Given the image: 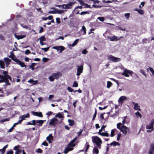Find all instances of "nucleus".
Returning a JSON list of instances; mask_svg holds the SVG:
<instances>
[{"mask_svg":"<svg viewBox=\"0 0 154 154\" xmlns=\"http://www.w3.org/2000/svg\"><path fill=\"white\" fill-rule=\"evenodd\" d=\"M77 137H76L69 142L67 147L65 149L64 151V153L65 154H67L68 152L72 151L73 149V147H75L76 145L75 142L77 140Z\"/></svg>","mask_w":154,"mask_h":154,"instance_id":"obj_1","label":"nucleus"},{"mask_svg":"<svg viewBox=\"0 0 154 154\" xmlns=\"http://www.w3.org/2000/svg\"><path fill=\"white\" fill-rule=\"evenodd\" d=\"M92 139L94 146H97L99 149H100L101 148V144H102L101 140L99 137L96 136L92 137Z\"/></svg>","mask_w":154,"mask_h":154,"instance_id":"obj_2","label":"nucleus"},{"mask_svg":"<svg viewBox=\"0 0 154 154\" xmlns=\"http://www.w3.org/2000/svg\"><path fill=\"white\" fill-rule=\"evenodd\" d=\"M122 125L121 123H119L117 125V128L119 129L122 133L126 135L129 131L128 128L124 125Z\"/></svg>","mask_w":154,"mask_h":154,"instance_id":"obj_3","label":"nucleus"},{"mask_svg":"<svg viewBox=\"0 0 154 154\" xmlns=\"http://www.w3.org/2000/svg\"><path fill=\"white\" fill-rule=\"evenodd\" d=\"M48 2L47 0L43 1L42 2H39L37 6H35L36 10H41L42 8H44L47 5Z\"/></svg>","mask_w":154,"mask_h":154,"instance_id":"obj_4","label":"nucleus"},{"mask_svg":"<svg viewBox=\"0 0 154 154\" xmlns=\"http://www.w3.org/2000/svg\"><path fill=\"white\" fill-rule=\"evenodd\" d=\"M122 38V36L118 37L115 35L108 36L107 37L108 39H109L110 41H117Z\"/></svg>","mask_w":154,"mask_h":154,"instance_id":"obj_5","label":"nucleus"},{"mask_svg":"<svg viewBox=\"0 0 154 154\" xmlns=\"http://www.w3.org/2000/svg\"><path fill=\"white\" fill-rule=\"evenodd\" d=\"M74 3L72 2H70L66 5H59V7H62V8L65 9L71 8Z\"/></svg>","mask_w":154,"mask_h":154,"instance_id":"obj_6","label":"nucleus"},{"mask_svg":"<svg viewBox=\"0 0 154 154\" xmlns=\"http://www.w3.org/2000/svg\"><path fill=\"white\" fill-rule=\"evenodd\" d=\"M108 60L113 62H118L120 61L121 60L120 58L114 57L112 55L108 56Z\"/></svg>","mask_w":154,"mask_h":154,"instance_id":"obj_7","label":"nucleus"},{"mask_svg":"<svg viewBox=\"0 0 154 154\" xmlns=\"http://www.w3.org/2000/svg\"><path fill=\"white\" fill-rule=\"evenodd\" d=\"M132 74V72L131 70L125 69L124 70L123 72L122 73V75L127 77L129 76V74L131 75Z\"/></svg>","mask_w":154,"mask_h":154,"instance_id":"obj_8","label":"nucleus"},{"mask_svg":"<svg viewBox=\"0 0 154 154\" xmlns=\"http://www.w3.org/2000/svg\"><path fill=\"white\" fill-rule=\"evenodd\" d=\"M154 124V119H152L151 122L147 125L146 126V129H151V130H154L153 125Z\"/></svg>","mask_w":154,"mask_h":154,"instance_id":"obj_9","label":"nucleus"},{"mask_svg":"<svg viewBox=\"0 0 154 154\" xmlns=\"http://www.w3.org/2000/svg\"><path fill=\"white\" fill-rule=\"evenodd\" d=\"M58 122V120L55 117H54L50 120L49 125L51 126H55Z\"/></svg>","mask_w":154,"mask_h":154,"instance_id":"obj_10","label":"nucleus"},{"mask_svg":"<svg viewBox=\"0 0 154 154\" xmlns=\"http://www.w3.org/2000/svg\"><path fill=\"white\" fill-rule=\"evenodd\" d=\"M52 49L56 50L57 51H59V53H61L65 50V48L63 46H54L52 47Z\"/></svg>","mask_w":154,"mask_h":154,"instance_id":"obj_11","label":"nucleus"},{"mask_svg":"<svg viewBox=\"0 0 154 154\" xmlns=\"http://www.w3.org/2000/svg\"><path fill=\"white\" fill-rule=\"evenodd\" d=\"M77 66L78 68L77 69V73L76 75L78 76H79L81 74L82 72L83 69V66L82 65H81L80 66Z\"/></svg>","mask_w":154,"mask_h":154,"instance_id":"obj_12","label":"nucleus"},{"mask_svg":"<svg viewBox=\"0 0 154 154\" xmlns=\"http://www.w3.org/2000/svg\"><path fill=\"white\" fill-rule=\"evenodd\" d=\"M30 117L29 114V113H27L26 114L24 115L20 116L19 117V119L22 122L23 120H24L26 118H29Z\"/></svg>","mask_w":154,"mask_h":154,"instance_id":"obj_13","label":"nucleus"},{"mask_svg":"<svg viewBox=\"0 0 154 154\" xmlns=\"http://www.w3.org/2000/svg\"><path fill=\"white\" fill-rule=\"evenodd\" d=\"M127 99V97L124 96H121L119 99L118 102L119 103H120L121 104L123 103V101L125 100H126Z\"/></svg>","mask_w":154,"mask_h":154,"instance_id":"obj_14","label":"nucleus"},{"mask_svg":"<svg viewBox=\"0 0 154 154\" xmlns=\"http://www.w3.org/2000/svg\"><path fill=\"white\" fill-rule=\"evenodd\" d=\"M10 55L8 56V57L11 58L15 62L17 60V59L15 55L14 54L12 51L10 52Z\"/></svg>","mask_w":154,"mask_h":154,"instance_id":"obj_15","label":"nucleus"},{"mask_svg":"<svg viewBox=\"0 0 154 154\" xmlns=\"http://www.w3.org/2000/svg\"><path fill=\"white\" fill-rule=\"evenodd\" d=\"M132 103L134 104V109L135 110H141V109L140 108V106L139 105L138 103H136L134 102H132Z\"/></svg>","mask_w":154,"mask_h":154,"instance_id":"obj_16","label":"nucleus"},{"mask_svg":"<svg viewBox=\"0 0 154 154\" xmlns=\"http://www.w3.org/2000/svg\"><path fill=\"white\" fill-rule=\"evenodd\" d=\"M154 151V142L150 146V148L149 151V154H152Z\"/></svg>","mask_w":154,"mask_h":154,"instance_id":"obj_17","label":"nucleus"},{"mask_svg":"<svg viewBox=\"0 0 154 154\" xmlns=\"http://www.w3.org/2000/svg\"><path fill=\"white\" fill-rule=\"evenodd\" d=\"M34 115L36 116H37L42 117L43 116V115L41 112H35L34 111H32L31 112Z\"/></svg>","mask_w":154,"mask_h":154,"instance_id":"obj_18","label":"nucleus"},{"mask_svg":"<svg viewBox=\"0 0 154 154\" xmlns=\"http://www.w3.org/2000/svg\"><path fill=\"white\" fill-rule=\"evenodd\" d=\"M15 62L22 67H25V68H26V66L25 64L23 62H21L20 60L17 59Z\"/></svg>","mask_w":154,"mask_h":154,"instance_id":"obj_19","label":"nucleus"},{"mask_svg":"<svg viewBox=\"0 0 154 154\" xmlns=\"http://www.w3.org/2000/svg\"><path fill=\"white\" fill-rule=\"evenodd\" d=\"M45 120H36V125L41 126L43 125L44 122Z\"/></svg>","mask_w":154,"mask_h":154,"instance_id":"obj_20","label":"nucleus"},{"mask_svg":"<svg viewBox=\"0 0 154 154\" xmlns=\"http://www.w3.org/2000/svg\"><path fill=\"white\" fill-rule=\"evenodd\" d=\"M98 134L103 136L108 137L109 136V134L106 132L101 133V130H99V132H98Z\"/></svg>","mask_w":154,"mask_h":154,"instance_id":"obj_21","label":"nucleus"},{"mask_svg":"<svg viewBox=\"0 0 154 154\" xmlns=\"http://www.w3.org/2000/svg\"><path fill=\"white\" fill-rule=\"evenodd\" d=\"M4 60L5 61L7 67L9 65L11 61V60L7 57H5L4 58Z\"/></svg>","mask_w":154,"mask_h":154,"instance_id":"obj_22","label":"nucleus"},{"mask_svg":"<svg viewBox=\"0 0 154 154\" xmlns=\"http://www.w3.org/2000/svg\"><path fill=\"white\" fill-rule=\"evenodd\" d=\"M61 73L60 72H57L52 74V75L55 79H58V77L61 76Z\"/></svg>","mask_w":154,"mask_h":154,"instance_id":"obj_23","label":"nucleus"},{"mask_svg":"<svg viewBox=\"0 0 154 154\" xmlns=\"http://www.w3.org/2000/svg\"><path fill=\"white\" fill-rule=\"evenodd\" d=\"M46 140L49 143H51L52 141L53 140V137L52 135V134H49V136L47 137Z\"/></svg>","mask_w":154,"mask_h":154,"instance_id":"obj_24","label":"nucleus"},{"mask_svg":"<svg viewBox=\"0 0 154 154\" xmlns=\"http://www.w3.org/2000/svg\"><path fill=\"white\" fill-rule=\"evenodd\" d=\"M14 36L15 37L17 38V39L19 40L21 39H23L26 37V35H17L16 34H14Z\"/></svg>","mask_w":154,"mask_h":154,"instance_id":"obj_25","label":"nucleus"},{"mask_svg":"<svg viewBox=\"0 0 154 154\" xmlns=\"http://www.w3.org/2000/svg\"><path fill=\"white\" fill-rule=\"evenodd\" d=\"M99 149L97 146H94V147L93 149V153H95L96 154H98L99 153Z\"/></svg>","mask_w":154,"mask_h":154,"instance_id":"obj_26","label":"nucleus"},{"mask_svg":"<svg viewBox=\"0 0 154 154\" xmlns=\"http://www.w3.org/2000/svg\"><path fill=\"white\" fill-rule=\"evenodd\" d=\"M53 18V17L52 16H49L48 17H43L42 18V20H46L48 19L51 20Z\"/></svg>","mask_w":154,"mask_h":154,"instance_id":"obj_27","label":"nucleus"},{"mask_svg":"<svg viewBox=\"0 0 154 154\" xmlns=\"http://www.w3.org/2000/svg\"><path fill=\"white\" fill-rule=\"evenodd\" d=\"M53 11V12H52V13L61 14L64 12L63 10H54Z\"/></svg>","mask_w":154,"mask_h":154,"instance_id":"obj_28","label":"nucleus"},{"mask_svg":"<svg viewBox=\"0 0 154 154\" xmlns=\"http://www.w3.org/2000/svg\"><path fill=\"white\" fill-rule=\"evenodd\" d=\"M0 66L1 68L3 69L5 68V63L3 61L0 60Z\"/></svg>","mask_w":154,"mask_h":154,"instance_id":"obj_29","label":"nucleus"},{"mask_svg":"<svg viewBox=\"0 0 154 154\" xmlns=\"http://www.w3.org/2000/svg\"><path fill=\"white\" fill-rule=\"evenodd\" d=\"M55 117H58L59 118L61 119L63 118V116L62 114L60 112L57 113L55 116Z\"/></svg>","mask_w":154,"mask_h":154,"instance_id":"obj_30","label":"nucleus"},{"mask_svg":"<svg viewBox=\"0 0 154 154\" xmlns=\"http://www.w3.org/2000/svg\"><path fill=\"white\" fill-rule=\"evenodd\" d=\"M37 82L38 81L37 80L34 81L32 79H30L28 81V82L30 83H32L33 85L36 84L37 83Z\"/></svg>","mask_w":154,"mask_h":154,"instance_id":"obj_31","label":"nucleus"},{"mask_svg":"<svg viewBox=\"0 0 154 154\" xmlns=\"http://www.w3.org/2000/svg\"><path fill=\"white\" fill-rule=\"evenodd\" d=\"M8 145H6L4 146L3 148L2 149H0V151L2 152V154H4V153Z\"/></svg>","mask_w":154,"mask_h":154,"instance_id":"obj_32","label":"nucleus"},{"mask_svg":"<svg viewBox=\"0 0 154 154\" xmlns=\"http://www.w3.org/2000/svg\"><path fill=\"white\" fill-rule=\"evenodd\" d=\"M79 40V39H76L75 40L74 42L73 43L70 45V46L72 47H73L76 45L78 42V41Z\"/></svg>","mask_w":154,"mask_h":154,"instance_id":"obj_33","label":"nucleus"},{"mask_svg":"<svg viewBox=\"0 0 154 154\" xmlns=\"http://www.w3.org/2000/svg\"><path fill=\"white\" fill-rule=\"evenodd\" d=\"M117 131V130L116 129H112L111 131L110 136L111 137H113L114 135V133L115 131Z\"/></svg>","mask_w":154,"mask_h":154,"instance_id":"obj_34","label":"nucleus"},{"mask_svg":"<svg viewBox=\"0 0 154 154\" xmlns=\"http://www.w3.org/2000/svg\"><path fill=\"white\" fill-rule=\"evenodd\" d=\"M111 146L113 145L114 146H116V145L119 146L120 144L118 142L116 141H114L111 143L110 144Z\"/></svg>","mask_w":154,"mask_h":154,"instance_id":"obj_35","label":"nucleus"},{"mask_svg":"<svg viewBox=\"0 0 154 154\" xmlns=\"http://www.w3.org/2000/svg\"><path fill=\"white\" fill-rule=\"evenodd\" d=\"M79 1L80 2V4L82 5V6H80L79 7V8H80V9H82V7L84 6L85 4L83 2V1L82 0H79Z\"/></svg>","mask_w":154,"mask_h":154,"instance_id":"obj_36","label":"nucleus"},{"mask_svg":"<svg viewBox=\"0 0 154 154\" xmlns=\"http://www.w3.org/2000/svg\"><path fill=\"white\" fill-rule=\"evenodd\" d=\"M68 121L69 123V125H72L74 124V121L73 120H72L70 119H68Z\"/></svg>","mask_w":154,"mask_h":154,"instance_id":"obj_37","label":"nucleus"},{"mask_svg":"<svg viewBox=\"0 0 154 154\" xmlns=\"http://www.w3.org/2000/svg\"><path fill=\"white\" fill-rule=\"evenodd\" d=\"M0 79H1V80L4 81V82L5 81L8 82V80L5 78L2 75H0Z\"/></svg>","mask_w":154,"mask_h":154,"instance_id":"obj_38","label":"nucleus"},{"mask_svg":"<svg viewBox=\"0 0 154 154\" xmlns=\"http://www.w3.org/2000/svg\"><path fill=\"white\" fill-rule=\"evenodd\" d=\"M112 85V83L110 81H108L107 82V88H109Z\"/></svg>","mask_w":154,"mask_h":154,"instance_id":"obj_39","label":"nucleus"},{"mask_svg":"<svg viewBox=\"0 0 154 154\" xmlns=\"http://www.w3.org/2000/svg\"><path fill=\"white\" fill-rule=\"evenodd\" d=\"M36 63H32L29 66V68H31L32 70H34V67L35 66V65H36Z\"/></svg>","mask_w":154,"mask_h":154,"instance_id":"obj_40","label":"nucleus"},{"mask_svg":"<svg viewBox=\"0 0 154 154\" xmlns=\"http://www.w3.org/2000/svg\"><path fill=\"white\" fill-rule=\"evenodd\" d=\"M135 115H136L137 117H138V116H139L140 118H141L142 117V115L140 114V113L138 112L137 111L135 113Z\"/></svg>","mask_w":154,"mask_h":154,"instance_id":"obj_41","label":"nucleus"},{"mask_svg":"<svg viewBox=\"0 0 154 154\" xmlns=\"http://www.w3.org/2000/svg\"><path fill=\"white\" fill-rule=\"evenodd\" d=\"M39 39L40 40V42H43V41L46 40L45 37L43 36H42L40 38H39Z\"/></svg>","mask_w":154,"mask_h":154,"instance_id":"obj_42","label":"nucleus"},{"mask_svg":"<svg viewBox=\"0 0 154 154\" xmlns=\"http://www.w3.org/2000/svg\"><path fill=\"white\" fill-rule=\"evenodd\" d=\"M127 117V116H125L122 117V119H123L122 122V125H124V124H125V122H126V119Z\"/></svg>","mask_w":154,"mask_h":154,"instance_id":"obj_43","label":"nucleus"},{"mask_svg":"<svg viewBox=\"0 0 154 154\" xmlns=\"http://www.w3.org/2000/svg\"><path fill=\"white\" fill-rule=\"evenodd\" d=\"M49 48H50V47H49L47 48H41V49L42 50H43L44 51V52H46L48 51V50H49Z\"/></svg>","mask_w":154,"mask_h":154,"instance_id":"obj_44","label":"nucleus"},{"mask_svg":"<svg viewBox=\"0 0 154 154\" xmlns=\"http://www.w3.org/2000/svg\"><path fill=\"white\" fill-rule=\"evenodd\" d=\"M97 19L102 22L104 20V18L103 17H99L97 18Z\"/></svg>","mask_w":154,"mask_h":154,"instance_id":"obj_45","label":"nucleus"},{"mask_svg":"<svg viewBox=\"0 0 154 154\" xmlns=\"http://www.w3.org/2000/svg\"><path fill=\"white\" fill-rule=\"evenodd\" d=\"M82 30H83L84 32L83 34H85L86 33V28L84 26H82Z\"/></svg>","mask_w":154,"mask_h":154,"instance_id":"obj_46","label":"nucleus"},{"mask_svg":"<svg viewBox=\"0 0 154 154\" xmlns=\"http://www.w3.org/2000/svg\"><path fill=\"white\" fill-rule=\"evenodd\" d=\"M49 79L50 81L51 82H53L54 80V77L52 75V76H51L49 77Z\"/></svg>","mask_w":154,"mask_h":154,"instance_id":"obj_47","label":"nucleus"},{"mask_svg":"<svg viewBox=\"0 0 154 154\" xmlns=\"http://www.w3.org/2000/svg\"><path fill=\"white\" fill-rule=\"evenodd\" d=\"M78 86V84L76 82H74L73 85L72 86L73 87H77Z\"/></svg>","mask_w":154,"mask_h":154,"instance_id":"obj_48","label":"nucleus"},{"mask_svg":"<svg viewBox=\"0 0 154 154\" xmlns=\"http://www.w3.org/2000/svg\"><path fill=\"white\" fill-rule=\"evenodd\" d=\"M149 70L151 71L152 72V74L153 75H154V70L152 68L149 67Z\"/></svg>","mask_w":154,"mask_h":154,"instance_id":"obj_49","label":"nucleus"},{"mask_svg":"<svg viewBox=\"0 0 154 154\" xmlns=\"http://www.w3.org/2000/svg\"><path fill=\"white\" fill-rule=\"evenodd\" d=\"M130 14L129 13H126L124 15L125 17L127 19H128L130 17Z\"/></svg>","mask_w":154,"mask_h":154,"instance_id":"obj_50","label":"nucleus"},{"mask_svg":"<svg viewBox=\"0 0 154 154\" xmlns=\"http://www.w3.org/2000/svg\"><path fill=\"white\" fill-rule=\"evenodd\" d=\"M9 118H7V119H4L3 120H1V121H0V122H5L6 121H9Z\"/></svg>","mask_w":154,"mask_h":154,"instance_id":"obj_51","label":"nucleus"},{"mask_svg":"<svg viewBox=\"0 0 154 154\" xmlns=\"http://www.w3.org/2000/svg\"><path fill=\"white\" fill-rule=\"evenodd\" d=\"M145 4V3L144 2H141L140 5H139V7L140 8H142L144 6Z\"/></svg>","mask_w":154,"mask_h":154,"instance_id":"obj_52","label":"nucleus"},{"mask_svg":"<svg viewBox=\"0 0 154 154\" xmlns=\"http://www.w3.org/2000/svg\"><path fill=\"white\" fill-rule=\"evenodd\" d=\"M42 145H44V146H47L48 145V143H47V142H46L45 141L43 142L42 143Z\"/></svg>","mask_w":154,"mask_h":154,"instance_id":"obj_53","label":"nucleus"},{"mask_svg":"<svg viewBox=\"0 0 154 154\" xmlns=\"http://www.w3.org/2000/svg\"><path fill=\"white\" fill-rule=\"evenodd\" d=\"M36 120H33L32 122V125H36Z\"/></svg>","mask_w":154,"mask_h":154,"instance_id":"obj_54","label":"nucleus"},{"mask_svg":"<svg viewBox=\"0 0 154 154\" xmlns=\"http://www.w3.org/2000/svg\"><path fill=\"white\" fill-rule=\"evenodd\" d=\"M49 60V59L46 57H44L42 58V60L43 62H46Z\"/></svg>","mask_w":154,"mask_h":154,"instance_id":"obj_55","label":"nucleus"},{"mask_svg":"<svg viewBox=\"0 0 154 154\" xmlns=\"http://www.w3.org/2000/svg\"><path fill=\"white\" fill-rule=\"evenodd\" d=\"M56 22L57 23L59 24L60 23V18L58 17H57L56 18Z\"/></svg>","mask_w":154,"mask_h":154,"instance_id":"obj_56","label":"nucleus"},{"mask_svg":"<svg viewBox=\"0 0 154 154\" xmlns=\"http://www.w3.org/2000/svg\"><path fill=\"white\" fill-rule=\"evenodd\" d=\"M67 90L70 92H72L73 91V90L71 88L68 87L67 88Z\"/></svg>","mask_w":154,"mask_h":154,"instance_id":"obj_57","label":"nucleus"},{"mask_svg":"<svg viewBox=\"0 0 154 154\" xmlns=\"http://www.w3.org/2000/svg\"><path fill=\"white\" fill-rule=\"evenodd\" d=\"M82 53L83 54H86L88 53V51L86 49H85L82 51Z\"/></svg>","mask_w":154,"mask_h":154,"instance_id":"obj_58","label":"nucleus"},{"mask_svg":"<svg viewBox=\"0 0 154 154\" xmlns=\"http://www.w3.org/2000/svg\"><path fill=\"white\" fill-rule=\"evenodd\" d=\"M42 150L40 149L39 148L37 149L36 150V152L39 153H42Z\"/></svg>","mask_w":154,"mask_h":154,"instance_id":"obj_59","label":"nucleus"},{"mask_svg":"<svg viewBox=\"0 0 154 154\" xmlns=\"http://www.w3.org/2000/svg\"><path fill=\"white\" fill-rule=\"evenodd\" d=\"M140 14H143L144 13V12L143 10H136Z\"/></svg>","mask_w":154,"mask_h":154,"instance_id":"obj_60","label":"nucleus"},{"mask_svg":"<svg viewBox=\"0 0 154 154\" xmlns=\"http://www.w3.org/2000/svg\"><path fill=\"white\" fill-rule=\"evenodd\" d=\"M92 7H93L94 8H99L100 7H101V6H100V5H92Z\"/></svg>","mask_w":154,"mask_h":154,"instance_id":"obj_61","label":"nucleus"},{"mask_svg":"<svg viewBox=\"0 0 154 154\" xmlns=\"http://www.w3.org/2000/svg\"><path fill=\"white\" fill-rule=\"evenodd\" d=\"M121 134L120 133H119L118 134L117 136V140H119V139H120V137L121 136Z\"/></svg>","mask_w":154,"mask_h":154,"instance_id":"obj_62","label":"nucleus"},{"mask_svg":"<svg viewBox=\"0 0 154 154\" xmlns=\"http://www.w3.org/2000/svg\"><path fill=\"white\" fill-rule=\"evenodd\" d=\"M53 113V112L51 111H50L48 112L47 113H46V115L48 116H49L50 115H51Z\"/></svg>","mask_w":154,"mask_h":154,"instance_id":"obj_63","label":"nucleus"},{"mask_svg":"<svg viewBox=\"0 0 154 154\" xmlns=\"http://www.w3.org/2000/svg\"><path fill=\"white\" fill-rule=\"evenodd\" d=\"M84 7V8H91V7L90 5H87V4H85Z\"/></svg>","mask_w":154,"mask_h":154,"instance_id":"obj_64","label":"nucleus"}]
</instances>
